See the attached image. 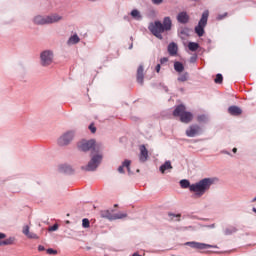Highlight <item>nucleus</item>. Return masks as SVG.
I'll list each match as a JSON object with an SVG mask.
<instances>
[{"instance_id":"obj_1","label":"nucleus","mask_w":256,"mask_h":256,"mask_svg":"<svg viewBox=\"0 0 256 256\" xmlns=\"http://www.w3.org/2000/svg\"><path fill=\"white\" fill-rule=\"evenodd\" d=\"M78 149L84 152L91 151L92 149L91 159L83 169H85V171H96L103 162L101 147L95 144V140H82L78 143Z\"/></svg>"},{"instance_id":"obj_2","label":"nucleus","mask_w":256,"mask_h":256,"mask_svg":"<svg viewBox=\"0 0 256 256\" xmlns=\"http://www.w3.org/2000/svg\"><path fill=\"white\" fill-rule=\"evenodd\" d=\"M172 26L173 22L171 21V18L165 17L162 23L161 21H155L150 23L148 29L152 33V35H154V37H157V39H163V33L171 31Z\"/></svg>"},{"instance_id":"obj_3","label":"nucleus","mask_w":256,"mask_h":256,"mask_svg":"<svg viewBox=\"0 0 256 256\" xmlns=\"http://www.w3.org/2000/svg\"><path fill=\"white\" fill-rule=\"evenodd\" d=\"M215 183L213 178H203L202 180L191 184L190 193H194L195 197L200 198L211 189V185Z\"/></svg>"},{"instance_id":"obj_4","label":"nucleus","mask_w":256,"mask_h":256,"mask_svg":"<svg viewBox=\"0 0 256 256\" xmlns=\"http://www.w3.org/2000/svg\"><path fill=\"white\" fill-rule=\"evenodd\" d=\"M62 19H63V16L57 13H54L48 16L38 15L33 19V21L35 25H51L53 23H59V21H61Z\"/></svg>"},{"instance_id":"obj_5","label":"nucleus","mask_w":256,"mask_h":256,"mask_svg":"<svg viewBox=\"0 0 256 256\" xmlns=\"http://www.w3.org/2000/svg\"><path fill=\"white\" fill-rule=\"evenodd\" d=\"M173 115L174 117H180L182 123H191V121H193V113L187 112V108H185V105L183 104H180L175 108Z\"/></svg>"},{"instance_id":"obj_6","label":"nucleus","mask_w":256,"mask_h":256,"mask_svg":"<svg viewBox=\"0 0 256 256\" xmlns=\"http://www.w3.org/2000/svg\"><path fill=\"white\" fill-rule=\"evenodd\" d=\"M75 135V130H68L58 138L57 144L60 147H67V145H71V142L75 139Z\"/></svg>"},{"instance_id":"obj_7","label":"nucleus","mask_w":256,"mask_h":256,"mask_svg":"<svg viewBox=\"0 0 256 256\" xmlns=\"http://www.w3.org/2000/svg\"><path fill=\"white\" fill-rule=\"evenodd\" d=\"M209 19V10L203 12L198 25L195 27V33L198 37H203L205 35V27H207V21Z\"/></svg>"},{"instance_id":"obj_8","label":"nucleus","mask_w":256,"mask_h":256,"mask_svg":"<svg viewBox=\"0 0 256 256\" xmlns=\"http://www.w3.org/2000/svg\"><path fill=\"white\" fill-rule=\"evenodd\" d=\"M55 55L51 50H45L40 54V63L42 67H49V65H53V59Z\"/></svg>"},{"instance_id":"obj_9","label":"nucleus","mask_w":256,"mask_h":256,"mask_svg":"<svg viewBox=\"0 0 256 256\" xmlns=\"http://www.w3.org/2000/svg\"><path fill=\"white\" fill-rule=\"evenodd\" d=\"M101 217H104V219H109V221H115L117 219H125L127 214L121 212L113 213V210H104L101 212Z\"/></svg>"},{"instance_id":"obj_10","label":"nucleus","mask_w":256,"mask_h":256,"mask_svg":"<svg viewBox=\"0 0 256 256\" xmlns=\"http://www.w3.org/2000/svg\"><path fill=\"white\" fill-rule=\"evenodd\" d=\"M185 245H187L188 247H191L192 249H200V250L214 249L215 247H217V246H213V245H210V244H205V243L195 242V241L186 242Z\"/></svg>"},{"instance_id":"obj_11","label":"nucleus","mask_w":256,"mask_h":256,"mask_svg":"<svg viewBox=\"0 0 256 256\" xmlns=\"http://www.w3.org/2000/svg\"><path fill=\"white\" fill-rule=\"evenodd\" d=\"M187 137H197V135H201V126L199 125H191L186 130Z\"/></svg>"},{"instance_id":"obj_12","label":"nucleus","mask_w":256,"mask_h":256,"mask_svg":"<svg viewBox=\"0 0 256 256\" xmlns=\"http://www.w3.org/2000/svg\"><path fill=\"white\" fill-rule=\"evenodd\" d=\"M147 157H149V151H147V148L145 145L140 146V156L139 159L142 163H145L147 161Z\"/></svg>"},{"instance_id":"obj_13","label":"nucleus","mask_w":256,"mask_h":256,"mask_svg":"<svg viewBox=\"0 0 256 256\" xmlns=\"http://www.w3.org/2000/svg\"><path fill=\"white\" fill-rule=\"evenodd\" d=\"M177 21L178 23H182V25L189 23V14H187V12H180L177 15Z\"/></svg>"},{"instance_id":"obj_14","label":"nucleus","mask_w":256,"mask_h":256,"mask_svg":"<svg viewBox=\"0 0 256 256\" xmlns=\"http://www.w3.org/2000/svg\"><path fill=\"white\" fill-rule=\"evenodd\" d=\"M125 167L128 171V173H131V160H124L121 166L118 167V172L119 173H125Z\"/></svg>"},{"instance_id":"obj_15","label":"nucleus","mask_w":256,"mask_h":256,"mask_svg":"<svg viewBox=\"0 0 256 256\" xmlns=\"http://www.w3.org/2000/svg\"><path fill=\"white\" fill-rule=\"evenodd\" d=\"M177 51H179V47L177 46V44H175V42H171L168 45L169 55H171L172 57H175V55H177Z\"/></svg>"},{"instance_id":"obj_16","label":"nucleus","mask_w":256,"mask_h":256,"mask_svg":"<svg viewBox=\"0 0 256 256\" xmlns=\"http://www.w3.org/2000/svg\"><path fill=\"white\" fill-rule=\"evenodd\" d=\"M22 233L28 237V239H39V236L37 234L29 231V226L26 225L23 227Z\"/></svg>"},{"instance_id":"obj_17","label":"nucleus","mask_w":256,"mask_h":256,"mask_svg":"<svg viewBox=\"0 0 256 256\" xmlns=\"http://www.w3.org/2000/svg\"><path fill=\"white\" fill-rule=\"evenodd\" d=\"M79 41H81V38L77 34H74L68 39L67 45H77Z\"/></svg>"},{"instance_id":"obj_18","label":"nucleus","mask_w":256,"mask_h":256,"mask_svg":"<svg viewBox=\"0 0 256 256\" xmlns=\"http://www.w3.org/2000/svg\"><path fill=\"white\" fill-rule=\"evenodd\" d=\"M143 79H144V75H143V66H139L138 70H137V81L140 85H143Z\"/></svg>"},{"instance_id":"obj_19","label":"nucleus","mask_w":256,"mask_h":256,"mask_svg":"<svg viewBox=\"0 0 256 256\" xmlns=\"http://www.w3.org/2000/svg\"><path fill=\"white\" fill-rule=\"evenodd\" d=\"M228 113H230V115H241L242 110L237 106H230L228 108Z\"/></svg>"},{"instance_id":"obj_20","label":"nucleus","mask_w":256,"mask_h":256,"mask_svg":"<svg viewBox=\"0 0 256 256\" xmlns=\"http://www.w3.org/2000/svg\"><path fill=\"white\" fill-rule=\"evenodd\" d=\"M169 169H173L171 161H166L163 165L160 166L161 173H165L166 171H169Z\"/></svg>"},{"instance_id":"obj_21","label":"nucleus","mask_w":256,"mask_h":256,"mask_svg":"<svg viewBox=\"0 0 256 256\" xmlns=\"http://www.w3.org/2000/svg\"><path fill=\"white\" fill-rule=\"evenodd\" d=\"M174 69L177 73H183V71H185V66H183V63L176 61L174 62Z\"/></svg>"},{"instance_id":"obj_22","label":"nucleus","mask_w":256,"mask_h":256,"mask_svg":"<svg viewBox=\"0 0 256 256\" xmlns=\"http://www.w3.org/2000/svg\"><path fill=\"white\" fill-rule=\"evenodd\" d=\"M131 17H133V19H136V21H141L142 19L141 12H139V10L137 9L131 11Z\"/></svg>"},{"instance_id":"obj_23","label":"nucleus","mask_w":256,"mask_h":256,"mask_svg":"<svg viewBox=\"0 0 256 256\" xmlns=\"http://www.w3.org/2000/svg\"><path fill=\"white\" fill-rule=\"evenodd\" d=\"M180 186L182 187V189H189V191H191V182H189V180H181Z\"/></svg>"},{"instance_id":"obj_24","label":"nucleus","mask_w":256,"mask_h":256,"mask_svg":"<svg viewBox=\"0 0 256 256\" xmlns=\"http://www.w3.org/2000/svg\"><path fill=\"white\" fill-rule=\"evenodd\" d=\"M225 235H233V233H237V228L235 226H229L224 231Z\"/></svg>"},{"instance_id":"obj_25","label":"nucleus","mask_w":256,"mask_h":256,"mask_svg":"<svg viewBox=\"0 0 256 256\" xmlns=\"http://www.w3.org/2000/svg\"><path fill=\"white\" fill-rule=\"evenodd\" d=\"M188 49L190 51H197V49H199V44L196 42H190L188 43Z\"/></svg>"},{"instance_id":"obj_26","label":"nucleus","mask_w":256,"mask_h":256,"mask_svg":"<svg viewBox=\"0 0 256 256\" xmlns=\"http://www.w3.org/2000/svg\"><path fill=\"white\" fill-rule=\"evenodd\" d=\"M197 121L199 123H207V121H209V117L205 114H202L197 117Z\"/></svg>"},{"instance_id":"obj_27","label":"nucleus","mask_w":256,"mask_h":256,"mask_svg":"<svg viewBox=\"0 0 256 256\" xmlns=\"http://www.w3.org/2000/svg\"><path fill=\"white\" fill-rule=\"evenodd\" d=\"M188 79H189V73H187V72L181 74L178 77V81H181L182 83H184V81H187Z\"/></svg>"},{"instance_id":"obj_28","label":"nucleus","mask_w":256,"mask_h":256,"mask_svg":"<svg viewBox=\"0 0 256 256\" xmlns=\"http://www.w3.org/2000/svg\"><path fill=\"white\" fill-rule=\"evenodd\" d=\"M13 238H8L6 240H0V246L1 245H13Z\"/></svg>"},{"instance_id":"obj_29","label":"nucleus","mask_w":256,"mask_h":256,"mask_svg":"<svg viewBox=\"0 0 256 256\" xmlns=\"http://www.w3.org/2000/svg\"><path fill=\"white\" fill-rule=\"evenodd\" d=\"M60 170L63 172V173H71V167L68 166V165H63L60 167Z\"/></svg>"},{"instance_id":"obj_30","label":"nucleus","mask_w":256,"mask_h":256,"mask_svg":"<svg viewBox=\"0 0 256 256\" xmlns=\"http://www.w3.org/2000/svg\"><path fill=\"white\" fill-rule=\"evenodd\" d=\"M82 227H84V229H89V227H90L89 219L84 218V219L82 220Z\"/></svg>"},{"instance_id":"obj_31","label":"nucleus","mask_w":256,"mask_h":256,"mask_svg":"<svg viewBox=\"0 0 256 256\" xmlns=\"http://www.w3.org/2000/svg\"><path fill=\"white\" fill-rule=\"evenodd\" d=\"M214 81L215 83H218V84L223 83V75L217 74Z\"/></svg>"},{"instance_id":"obj_32","label":"nucleus","mask_w":256,"mask_h":256,"mask_svg":"<svg viewBox=\"0 0 256 256\" xmlns=\"http://www.w3.org/2000/svg\"><path fill=\"white\" fill-rule=\"evenodd\" d=\"M59 229V224H54L48 228L49 232L57 231Z\"/></svg>"},{"instance_id":"obj_33","label":"nucleus","mask_w":256,"mask_h":256,"mask_svg":"<svg viewBox=\"0 0 256 256\" xmlns=\"http://www.w3.org/2000/svg\"><path fill=\"white\" fill-rule=\"evenodd\" d=\"M46 253H48V255H57V250L49 248L46 250Z\"/></svg>"},{"instance_id":"obj_34","label":"nucleus","mask_w":256,"mask_h":256,"mask_svg":"<svg viewBox=\"0 0 256 256\" xmlns=\"http://www.w3.org/2000/svg\"><path fill=\"white\" fill-rule=\"evenodd\" d=\"M167 61H169V58H167V57H163L160 59L161 65H163L164 63H167Z\"/></svg>"},{"instance_id":"obj_35","label":"nucleus","mask_w":256,"mask_h":256,"mask_svg":"<svg viewBox=\"0 0 256 256\" xmlns=\"http://www.w3.org/2000/svg\"><path fill=\"white\" fill-rule=\"evenodd\" d=\"M152 3H154V5H161V3H163V0H152Z\"/></svg>"},{"instance_id":"obj_36","label":"nucleus","mask_w":256,"mask_h":256,"mask_svg":"<svg viewBox=\"0 0 256 256\" xmlns=\"http://www.w3.org/2000/svg\"><path fill=\"white\" fill-rule=\"evenodd\" d=\"M225 17H227V13H225L224 15H218L217 20L221 21V19H225Z\"/></svg>"},{"instance_id":"obj_37","label":"nucleus","mask_w":256,"mask_h":256,"mask_svg":"<svg viewBox=\"0 0 256 256\" xmlns=\"http://www.w3.org/2000/svg\"><path fill=\"white\" fill-rule=\"evenodd\" d=\"M89 129H90L91 133H95V132L97 131V128H95V127L93 126V124H91V125L89 126Z\"/></svg>"},{"instance_id":"obj_38","label":"nucleus","mask_w":256,"mask_h":256,"mask_svg":"<svg viewBox=\"0 0 256 256\" xmlns=\"http://www.w3.org/2000/svg\"><path fill=\"white\" fill-rule=\"evenodd\" d=\"M161 71V64H158L156 66V73H159Z\"/></svg>"},{"instance_id":"obj_39","label":"nucleus","mask_w":256,"mask_h":256,"mask_svg":"<svg viewBox=\"0 0 256 256\" xmlns=\"http://www.w3.org/2000/svg\"><path fill=\"white\" fill-rule=\"evenodd\" d=\"M38 251H45V246L39 245L38 246Z\"/></svg>"},{"instance_id":"obj_40","label":"nucleus","mask_w":256,"mask_h":256,"mask_svg":"<svg viewBox=\"0 0 256 256\" xmlns=\"http://www.w3.org/2000/svg\"><path fill=\"white\" fill-rule=\"evenodd\" d=\"M170 216H173V217H177L178 219H179V217H181V214H177V215H175V214H169Z\"/></svg>"},{"instance_id":"obj_41","label":"nucleus","mask_w":256,"mask_h":256,"mask_svg":"<svg viewBox=\"0 0 256 256\" xmlns=\"http://www.w3.org/2000/svg\"><path fill=\"white\" fill-rule=\"evenodd\" d=\"M0 239H5V234L0 233Z\"/></svg>"},{"instance_id":"obj_42","label":"nucleus","mask_w":256,"mask_h":256,"mask_svg":"<svg viewBox=\"0 0 256 256\" xmlns=\"http://www.w3.org/2000/svg\"><path fill=\"white\" fill-rule=\"evenodd\" d=\"M233 153H237V148H233Z\"/></svg>"},{"instance_id":"obj_43","label":"nucleus","mask_w":256,"mask_h":256,"mask_svg":"<svg viewBox=\"0 0 256 256\" xmlns=\"http://www.w3.org/2000/svg\"><path fill=\"white\" fill-rule=\"evenodd\" d=\"M129 49H133V44L130 45Z\"/></svg>"},{"instance_id":"obj_44","label":"nucleus","mask_w":256,"mask_h":256,"mask_svg":"<svg viewBox=\"0 0 256 256\" xmlns=\"http://www.w3.org/2000/svg\"><path fill=\"white\" fill-rule=\"evenodd\" d=\"M252 211H253L254 213H256V208H253Z\"/></svg>"},{"instance_id":"obj_45","label":"nucleus","mask_w":256,"mask_h":256,"mask_svg":"<svg viewBox=\"0 0 256 256\" xmlns=\"http://www.w3.org/2000/svg\"><path fill=\"white\" fill-rule=\"evenodd\" d=\"M88 1L95 2V1H97V0H88Z\"/></svg>"}]
</instances>
